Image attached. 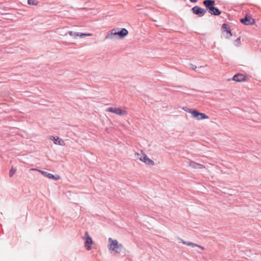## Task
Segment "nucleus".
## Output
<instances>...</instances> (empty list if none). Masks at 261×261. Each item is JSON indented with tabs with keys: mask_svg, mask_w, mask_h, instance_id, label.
Listing matches in <instances>:
<instances>
[{
	"mask_svg": "<svg viewBox=\"0 0 261 261\" xmlns=\"http://www.w3.org/2000/svg\"><path fill=\"white\" fill-rule=\"evenodd\" d=\"M202 3L211 15H219L221 14V11L218 8L214 7L215 5V2L214 1L205 0Z\"/></svg>",
	"mask_w": 261,
	"mask_h": 261,
	"instance_id": "obj_1",
	"label": "nucleus"
},
{
	"mask_svg": "<svg viewBox=\"0 0 261 261\" xmlns=\"http://www.w3.org/2000/svg\"><path fill=\"white\" fill-rule=\"evenodd\" d=\"M110 243L108 247L110 250L113 251L116 253H120L123 248L121 244H119L117 240H113L111 238L108 239Z\"/></svg>",
	"mask_w": 261,
	"mask_h": 261,
	"instance_id": "obj_2",
	"label": "nucleus"
},
{
	"mask_svg": "<svg viewBox=\"0 0 261 261\" xmlns=\"http://www.w3.org/2000/svg\"><path fill=\"white\" fill-rule=\"evenodd\" d=\"M106 111L113 113L118 115H126L127 114V111L125 107H109L106 109Z\"/></svg>",
	"mask_w": 261,
	"mask_h": 261,
	"instance_id": "obj_3",
	"label": "nucleus"
},
{
	"mask_svg": "<svg viewBox=\"0 0 261 261\" xmlns=\"http://www.w3.org/2000/svg\"><path fill=\"white\" fill-rule=\"evenodd\" d=\"M33 170H37L39 172H40L43 176L47 177L49 179L54 180H58L60 179V176L58 174H53L51 173H48L44 170H38L37 169H32Z\"/></svg>",
	"mask_w": 261,
	"mask_h": 261,
	"instance_id": "obj_4",
	"label": "nucleus"
},
{
	"mask_svg": "<svg viewBox=\"0 0 261 261\" xmlns=\"http://www.w3.org/2000/svg\"><path fill=\"white\" fill-rule=\"evenodd\" d=\"M135 154L136 159L139 160L141 162L148 163H151L153 162L152 161L149 159L147 155L142 151H141L140 152L136 153Z\"/></svg>",
	"mask_w": 261,
	"mask_h": 261,
	"instance_id": "obj_5",
	"label": "nucleus"
},
{
	"mask_svg": "<svg viewBox=\"0 0 261 261\" xmlns=\"http://www.w3.org/2000/svg\"><path fill=\"white\" fill-rule=\"evenodd\" d=\"M192 116L193 118L196 119L197 120H201L203 119H208L209 117L204 113H200L197 110L194 109V111L192 112Z\"/></svg>",
	"mask_w": 261,
	"mask_h": 261,
	"instance_id": "obj_6",
	"label": "nucleus"
},
{
	"mask_svg": "<svg viewBox=\"0 0 261 261\" xmlns=\"http://www.w3.org/2000/svg\"><path fill=\"white\" fill-rule=\"evenodd\" d=\"M93 241L91 237L89 236L88 232L85 233V246L87 250H90L92 249L91 245L93 244Z\"/></svg>",
	"mask_w": 261,
	"mask_h": 261,
	"instance_id": "obj_7",
	"label": "nucleus"
},
{
	"mask_svg": "<svg viewBox=\"0 0 261 261\" xmlns=\"http://www.w3.org/2000/svg\"><path fill=\"white\" fill-rule=\"evenodd\" d=\"M192 10L193 13L200 17L203 16L206 12V10L202 9L197 6L194 7L192 9Z\"/></svg>",
	"mask_w": 261,
	"mask_h": 261,
	"instance_id": "obj_8",
	"label": "nucleus"
},
{
	"mask_svg": "<svg viewBox=\"0 0 261 261\" xmlns=\"http://www.w3.org/2000/svg\"><path fill=\"white\" fill-rule=\"evenodd\" d=\"M232 80L237 82H242L246 81L247 80V78L243 74L238 73L233 76Z\"/></svg>",
	"mask_w": 261,
	"mask_h": 261,
	"instance_id": "obj_9",
	"label": "nucleus"
},
{
	"mask_svg": "<svg viewBox=\"0 0 261 261\" xmlns=\"http://www.w3.org/2000/svg\"><path fill=\"white\" fill-rule=\"evenodd\" d=\"M241 22L245 25L253 24L255 23L254 19L250 16H246L241 19Z\"/></svg>",
	"mask_w": 261,
	"mask_h": 261,
	"instance_id": "obj_10",
	"label": "nucleus"
},
{
	"mask_svg": "<svg viewBox=\"0 0 261 261\" xmlns=\"http://www.w3.org/2000/svg\"><path fill=\"white\" fill-rule=\"evenodd\" d=\"M49 139L53 141L55 144L60 145L61 146L65 145V143L64 140L59 138V137H55L54 136H50Z\"/></svg>",
	"mask_w": 261,
	"mask_h": 261,
	"instance_id": "obj_11",
	"label": "nucleus"
},
{
	"mask_svg": "<svg viewBox=\"0 0 261 261\" xmlns=\"http://www.w3.org/2000/svg\"><path fill=\"white\" fill-rule=\"evenodd\" d=\"M117 31H118V28H115L111 30L110 32H109L107 35L106 36V39H113V36L114 35H117Z\"/></svg>",
	"mask_w": 261,
	"mask_h": 261,
	"instance_id": "obj_12",
	"label": "nucleus"
},
{
	"mask_svg": "<svg viewBox=\"0 0 261 261\" xmlns=\"http://www.w3.org/2000/svg\"><path fill=\"white\" fill-rule=\"evenodd\" d=\"M128 32L127 30L124 28L121 29V30L117 31V35L119 36L120 38H123L127 35Z\"/></svg>",
	"mask_w": 261,
	"mask_h": 261,
	"instance_id": "obj_13",
	"label": "nucleus"
},
{
	"mask_svg": "<svg viewBox=\"0 0 261 261\" xmlns=\"http://www.w3.org/2000/svg\"><path fill=\"white\" fill-rule=\"evenodd\" d=\"M189 166L196 170L202 169L205 168L203 164H189Z\"/></svg>",
	"mask_w": 261,
	"mask_h": 261,
	"instance_id": "obj_14",
	"label": "nucleus"
},
{
	"mask_svg": "<svg viewBox=\"0 0 261 261\" xmlns=\"http://www.w3.org/2000/svg\"><path fill=\"white\" fill-rule=\"evenodd\" d=\"M181 242L183 244L186 245L187 246H192V247H194L196 246H198V244H197L192 243L191 242L185 241L183 240H181Z\"/></svg>",
	"mask_w": 261,
	"mask_h": 261,
	"instance_id": "obj_15",
	"label": "nucleus"
},
{
	"mask_svg": "<svg viewBox=\"0 0 261 261\" xmlns=\"http://www.w3.org/2000/svg\"><path fill=\"white\" fill-rule=\"evenodd\" d=\"M17 171V169L14 167H12L11 169H10V171L9 172V176L10 177H12L13 175L15 174V173L16 172V171Z\"/></svg>",
	"mask_w": 261,
	"mask_h": 261,
	"instance_id": "obj_16",
	"label": "nucleus"
},
{
	"mask_svg": "<svg viewBox=\"0 0 261 261\" xmlns=\"http://www.w3.org/2000/svg\"><path fill=\"white\" fill-rule=\"evenodd\" d=\"M234 44L236 46L239 47L241 44V38L238 37L237 38V39L234 42Z\"/></svg>",
	"mask_w": 261,
	"mask_h": 261,
	"instance_id": "obj_17",
	"label": "nucleus"
},
{
	"mask_svg": "<svg viewBox=\"0 0 261 261\" xmlns=\"http://www.w3.org/2000/svg\"><path fill=\"white\" fill-rule=\"evenodd\" d=\"M28 3L31 5L36 6L38 4V2L37 0H28Z\"/></svg>",
	"mask_w": 261,
	"mask_h": 261,
	"instance_id": "obj_18",
	"label": "nucleus"
},
{
	"mask_svg": "<svg viewBox=\"0 0 261 261\" xmlns=\"http://www.w3.org/2000/svg\"><path fill=\"white\" fill-rule=\"evenodd\" d=\"M222 29L224 32L227 31V30H230L229 28L228 27V25L225 23L222 24Z\"/></svg>",
	"mask_w": 261,
	"mask_h": 261,
	"instance_id": "obj_19",
	"label": "nucleus"
},
{
	"mask_svg": "<svg viewBox=\"0 0 261 261\" xmlns=\"http://www.w3.org/2000/svg\"><path fill=\"white\" fill-rule=\"evenodd\" d=\"M182 109H183L185 111H186V112H188V113H189L191 114V115L192 114V112L194 111V109H189V108H187V107H184V108H182Z\"/></svg>",
	"mask_w": 261,
	"mask_h": 261,
	"instance_id": "obj_20",
	"label": "nucleus"
},
{
	"mask_svg": "<svg viewBox=\"0 0 261 261\" xmlns=\"http://www.w3.org/2000/svg\"><path fill=\"white\" fill-rule=\"evenodd\" d=\"M226 32V38H229L232 36V34L231 33L230 30H227Z\"/></svg>",
	"mask_w": 261,
	"mask_h": 261,
	"instance_id": "obj_21",
	"label": "nucleus"
},
{
	"mask_svg": "<svg viewBox=\"0 0 261 261\" xmlns=\"http://www.w3.org/2000/svg\"><path fill=\"white\" fill-rule=\"evenodd\" d=\"M92 35L90 33H82V37L83 36H91Z\"/></svg>",
	"mask_w": 261,
	"mask_h": 261,
	"instance_id": "obj_22",
	"label": "nucleus"
},
{
	"mask_svg": "<svg viewBox=\"0 0 261 261\" xmlns=\"http://www.w3.org/2000/svg\"><path fill=\"white\" fill-rule=\"evenodd\" d=\"M74 36L75 37H82V33H76V34H74Z\"/></svg>",
	"mask_w": 261,
	"mask_h": 261,
	"instance_id": "obj_23",
	"label": "nucleus"
},
{
	"mask_svg": "<svg viewBox=\"0 0 261 261\" xmlns=\"http://www.w3.org/2000/svg\"><path fill=\"white\" fill-rule=\"evenodd\" d=\"M67 34L71 36H74V34H76V32H73L72 31H69L68 32Z\"/></svg>",
	"mask_w": 261,
	"mask_h": 261,
	"instance_id": "obj_24",
	"label": "nucleus"
},
{
	"mask_svg": "<svg viewBox=\"0 0 261 261\" xmlns=\"http://www.w3.org/2000/svg\"><path fill=\"white\" fill-rule=\"evenodd\" d=\"M191 67H192V68L193 70H195L196 69V68H197L196 66H195V65H193V64H191Z\"/></svg>",
	"mask_w": 261,
	"mask_h": 261,
	"instance_id": "obj_25",
	"label": "nucleus"
},
{
	"mask_svg": "<svg viewBox=\"0 0 261 261\" xmlns=\"http://www.w3.org/2000/svg\"><path fill=\"white\" fill-rule=\"evenodd\" d=\"M196 246L199 247V248H200L202 250H204V248L202 246H200L199 245H198V246Z\"/></svg>",
	"mask_w": 261,
	"mask_h": 261,
	"instance_id": "obj_26",
	"label": "nucleus"
},
{
	"mask_svg": "<svg viewBox=\"0 0 261 261\" xmlns=\"http://www.w3.org/2000/svg\"><path fill=\"white\" fill-rule=\"evenodd\" d=\"M191 2L196 3L197 2V0H190Z\"/></svg>",
	"mask_w": 261,
	"mask_h": 261,
	"instance_id": "obj_27",
	"label": "nucleus"
}]
</instances>
